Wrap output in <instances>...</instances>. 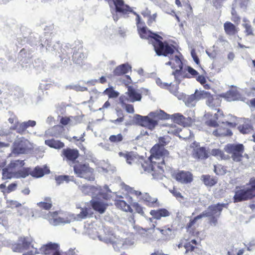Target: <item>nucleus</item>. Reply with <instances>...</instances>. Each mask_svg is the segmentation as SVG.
Instances as JSON below:
<instances>
[{
  "instance_id": "obj_1",
  "label": "nucleus",
  "mask_w": 255,
  "mask_h": 255,
  "mask_svg": "<svg viewBox=\"0 0 255 255\" xmlns=\"http://www.w3.org/2000/svg\"><path fill=\"white\" fill-rule=\"evenodd\" d=\"M136 164L139 169L142 168L144 171L150 173L155 179H161L164 176L165 161L158 160L156 159H140L136 162Z\"/></svg>"
},
{
  "instance_id": "obj_2",
  "label": "nucleus",
  "mask_w": 255,
  "mask_h": 255,
  "mask_svg": "<svg viewBox=\"0 0 255 255\" xmlns=\"http://www.w3.org/2000/svg\"><path fill=\"white\" fill-rule=\"evenodd\" d=\"M140 125L151 130H153L158 125V119H168L169 115L164 111L150 112L148 116H142L137 115Z\"/></svg>"
},
{
  "instance_id": "obj_3",
  "label": "nucleus",
  "mask_w": 255,
  "mask_h": 255,
  "mask_svg": "<svg viewBox=\"0 0 255 255\" xmlns=\"http://www.w3.org/2000/svg\"><path fill=\"white\" fill-rule=\"evenodd\" d=\"M251 187H238L233 197L235 203L251 200L255 197V178L250 180Z\"/></svg>"
},
{
  "instance_id": "obj_4",
  "label": "nucleus",
  "mask_w": 255,
  "mask_h": 255,
  "mask_svg": "<svg viewBox=\"0 0 255 255\" xmlns=\"http://www.w3.org/2000/svg\"><path fill=\"white\" fill-rule=\"evenodd\" d=\"M134 15L136 16L135 21L138 33L141 38L148 40L151 44L152 41H153V40L156 39V37L163 39L159 35L148 29L145 25V22L141 20V18L138 13L134 12Z\"/></svg>"
},
{
  "instance_id": "obj_5",
  "label": "nucleus",
  "mask_w": 255,
  "mask_h": 255,
  "mask_svg": "<svg viewBox=\"0 0 255 255\" xmlns=\"http://www.w3.org/2000/svg\"><path fill=\"white\" fill-rule=\"evenodd\" d=\"M75 174L89 181L95 180L94 169L88 163L77 162L73 166Z\"/></svg>"
},
{
  "instance_id": "obj_6",
  "label": "nucleus",
  "mask_w": 255,
  "mask_h": 255,
  "mask_svg": "<svg viewBox=\"0 0 255 255\" xmlns=\"http://www.w3.org/2000/svg\"><path fill=\"white\" fill-rule=\"evenodd\" d=\"M162 39L156 37V39L152 41V45L154 49L158 56H167L172 55L174 52V47L173 45H170L167 42H162Z\"/></svg>"
},
{
  "instance_id": "obj_7",
  "label": "nucleus",
  "mask_w": 255,
  "mask_h": 255,
  "mask_svg": "<svg viewBox=\"0 0 255 255\" xmlns=\"http://www.w3.org/2000/svg\"><path fill=\"white\" fill-rule=\"evenodd\" d=\"M225 149L227 152L232 154V158L234 161L239 162L242 160L244 151V146L242 144H229Z\"/></svg>"
},
{
  "instance_id": "obj_8",
  "label": "nucleus",
  "mask_w": 255,
  "mask_h": 255,
  "mask_svg": "<svg viewBox=\"0 0 255 255\" xmlns=\"http://www.w3.org/2000/svg\"><path fill=\"white\" fill-rule=\"evenodd\" d=\"M190 147L193 149L192 156L195 159L205 160L209 157V151L205 147L200 146L199 143L194 141L192 143Z\"/></svg>"
},
{
  "instance_id": "obj_9",
  "label": "nucleus",
  "mask_w": 255,
  "mask_h": 255,
  "mask_svg": "<svg viewBox=\"0 0 255 255\" xmlns=\"http://www.w3.org/2000/svg\"><path fill=\"white\" fill-rule=\"evenodd\" d=\"M166 65L171 66L172 69H174L172 75L174 76L175 81L179 80L180 75H182L183 64L179 56L176 55L174 58L170 59V61L166 63Z\"/></svg>"
},
{
  "instance_id": "obj_10",
  "label": "nucleus",
  "mask_w": 255,
  "mask_h": 255,
  "mask_svg": "<svg viewBox=\"0 0 255 255\" xmlns=\"http://www.w3.org/2000/svg\"><path fill=\"white\" fill-rule=\"evenodd\" d=\"M127 88L128 91L125 93V95H123L120 97V102L125 104V102L133 103L141 100V95L137 92L132 86H128Z\"/></svg>"
},
{
  "instance_id": "obj_11",
  "label": "nucleus",
  "mask_w": 255,
  "mask_h": 255,
  "mask_svg": "<svg viewBox=\"0 0 255 255\" xmlns=\"http://www.w3.org/2000/svg\"><path fill=\"white\" fill-rule=\"evenodd\" d=\"M151 155L147 159L155 160V159L165 161V158L169 156V151L159 144H155L150 150Z\"/></svg>"
},
{
  "instance_id": "obj_12",
  "label": "nucleus",
  "mask_w": 255,
  "mask_h": 255,
  "mask_svg": "<svg viewBox=\"0 0 255 255\" xmlns=\"http://www.w3.org/2000/svg\"><path fill=\"white\" fill-rule=\"evenodd\" d=\"M61 156L64 160H66L69 164L75 163L80 156L79 150L76 148L67 147L62 150Z\"/></svg>"
},
{
  "instance_id": "obj_13",
  "label": "nucleus",
  "mask_w": 255,
  "mask_h": 255,
  "mask_svg": "<svg viewBox=\"0 0 255 255\" xmlns=\"http://www.w3.org/2000/svg\"><path fill=\"white\" fill-rule=\"evenodd\" d=\"M208 215V214L201 213L190 220L185 227L187 232L192 236L198 237L200 234V232L197 229L198 227V225L196 224L197 221Z\"/></svg>"
},
{
  "instance_id": "obj_14",
  "label": "nucleus",
  "mask_w": 255,
  "mask_h": 255,
  "mask_svg": "<svg viewBox=\"0 0 255 255\" xmlns=\"http://www.w3.org/2000/svg\"><path fill=\"white\" fill-rule=\"evenodd\" d=\"M174 178L178 182L183 184L191 183L194 179L193 174L189 171L180 170L173 175Z\"/></svg>"
},
{
  "instance_id": "obj_15",
  "label": "nucleus",
  "mask_w": 255,
  "mask_h": 255,
  "mask_svg": "<svg viewBox=\"0 0 255 255\" xmlns=\"http://www.w3.org/2000/svg\"><path fill=\"white\" fill-rule=\"evenodd\" d=\"M29 149L26 141L19 139L14 142L12 151L13 154L19 155L27 153Z\"/></svg>"
},
{
  "instance_id": "obj_16",
  "label": "nucleus",
  "mask_w": 255,
  "mask_h": 255,
  "mask_svg": "<svg viewBox=\"0 0 255 255\" xmlns=\"http://www.w3.org/2000/svg\"><path fill=\"white\" fill-rule=\"evenodd\" d=\"M171 119L174 123L184 127H191L194 122L191 118H186L179 113L172 115Z\"/></svg>"
},
{
  "instance_id": "obj_17",
  "label": "nucleus",
  "mask_w": 255,
  "mask_h": 255,
  "mask_svg": "<svg viewBox=\"0 0 255 255\" xmlns=\"http://www.w3.org/2000/svg\"><path fill=\"white\" fill-rule=\"evenodd\" d=\"M116 11L127 14L129 12L134 14L135 11L128 5L125 4L123 0H116L114 2Z\"/></svg>"
},
{
  "instance_id": "obj_18",
  "label": "nucleus",
  "mask_w": 255,
  "mask_h": 255,
  "mask_svg": "<svg viewBox=\"0 0 255 255\" xmlns=\"http://www.w3.org/2000/svg\"><path fill=\"white\" fill-rule=\"evenodd\" d=\"M213 134L216 137L231 136L233 135V132L230 129L224 125L218 126L213 131Z\"/></svg>"
},
{
  "instance_id": "obj_19",
  "label": "nucleus",
  "mask_w": 255,
  "mask_h": 255,
  "mask_svg": "<svg viewBox=\"0 0 255 255\" xmlns=\"http://www.w3.org/2000/svg\"><path fill=\"white\" fill-rule=\"evenodd\" d=\"M225 204H217L216 205H212L209 206L208 208V212H203L202 213L208 214V215L206 217H209L211 215H216L217 213H218V215H217V217H219L221 214V212L223 210V208L225 206Z\"/></svg>"
},
{
  "instance_id": "obj_20",
  "label": "nucleus",
  "mask_w": 255,
  "mask_h": 255,
  "mask_svg": "<svg viewBox=\"0 0 255 255\" xmlns=\"http://www.w3.org/2000/svg\"><path fill=\"white\" fill-rule=\"evenodd\" d=\"M50 173V170L47 167H40L38 166H36L32 170H30V175L34 178H40L45 174Z\"/></svg>"
},
{
  "instance_id": "obj_21",
  "label": "nucleus",
  "mask_w": 255,
  "mask_h": 255,
  "mask_svg": "<svg viewBox=\"0 0 255 255\" xmlns=\"http://www.w3.org/2000/svg\"><path fill=\"white\" fill-rule=\"evenodd\" d=\"M225 97L229 102L234 101H244V98L242 97L239 92L237 90H230L227 92Z\"/></svg>"
},
{
  "instance_id": "obj_22",
  "label": "nucleus",
  "mask_w": 255,
  "mask_h": 255,
  "mask_svg": "<svg viewBox=\"0 0 255 255\" xmlns=\"http://www.w3.org/2000/svg\"><path fill=\"white\" fill-rule=\"evenodd\" d=\"M201 180L207 187H213L218 182V178L216 176L209 174H203L201 176Z\"/></svg>"
},
{
  "instance_id": "obj_23",
  "label": "nucleus",
  "mask_w": 255,
  "mask_h": 255,
  "mask_svg": "<svg viewBox=\"0 0 255 255\" xmlns=\"http://www.w3.org/2000/svg\"><path fill=\"white\" fill-rule=\"evenodd\" d=\"M91 204L93 209L100 214L104 213L108 205L100 201H91Z\"/></svg>"
},
{
  "instance_id": "obj_24",
  "label": "nucleus",
  "mask_w": 255,
  "mask_h": 255,
  "mask_svg": "<svg viewBox=\"0 0 255 255\" xmlns=\"http://www.w3.org/2000/svg\"><path fill=\"white\" fill-rule=\"evenodd\" d=\"M150 214L156 220H159L161 217H166L170 215L169 212L166 209L162 208L158 210H152Z\"/></svg>"
},
{
  "instance_id": "obj_25",
  "label": "nucleus",
  "mask_w": 255,
  "mask_h": 255,
  "mask_svg": "<svg viewBox=\"0 0 255 255\" xmlns=\"http://www.w3.org/2000/svg\"><path fill=\"white\" fill-rule=\"evenodd\" d=\"M119 155L124 157L128 164H132L137 158L136 155L132 151L119 152Z\"/></svg>"
},
{
  "instance_id": "obj_26",
  "label": "nucleus",
  "mask_w": 255,
  "mask_h": 255,
  "mask_svg": "<svg viewBox=\"0 0 255 255\" xmlns=\"http://www.w3.org/2000/svg\"><path fill=\"white\" fill-rule=\"evenodd\" d=\"M224 29L225 33L228 35H235L238 33L239 31L238 28L230 21H226L224 23Z\"/></svg>"
},
{
  "instance_id": "obj_27",
  "label": "nucleus",
  "mask_w": 255,
  "mask_h": 255,
  "mask_svg": "<svg viewBox=\"0 0 255 255\" xmlns=\"http://www.w3.org/2000/svg\"><path fill=\"white\" fill-rule=\"evenodd\" d=\"M131 69V67L128 64H123L117 66L114 70L115 76H121L128 73Z\"/></svg>"
},
{
  "instance_id": "obj_28",
  "label": "nucleus",
  "mask_w": 255,
  "mask_h": 255,
  "mask_svg": "<svg viewBox=\"0 0 255 255\" xmlns=\"http://www.w3.org/2000/svg\"><path fill=\"white\" fill-rule=\"evenodd\" d=\"M115 205L117 208L127 212L132 213L131 207L124 200L118 199L115 201Z\"/></svg>"
},
{
  "instance_id": "obj_29",
  "label": "nucleus",
  "mask_w": 255,
  "mask_h": 255,
  "mask_svg": "<svg viewBox=\"0 0 255 255\" xmlns=\"http://www.w3.org/2000/svg\"><path fill=\"white\" fill-rule=\"evenodd\" d=\"M140 199L143 200L145 205L149 207H154L155 203L157 201L156 198H152L147 193L143 194Z\"/></svg>"
},
{
  "instance_id": "obj_30",
  "label": "nucleus",
  "mask_w": 255,
  "mask_h": 255,
  "mask_svg": "<svg viewBox=\"0 0 255 255\" xmlns=\"http://www.w3.org/2000/svg\"><path fill=\"white\" fill-rule=\"evenodd\" d=\"M45 143L48 146L55 149H60L64 146V143L63 142L60 140H56L54 139L45 140Z\"/></svg>"
},
{
  "instance_id": "obj_31",
  "label": "nucleus",
  "mask_w": 255,
  "mask_h": 255,
  "mask_svg": "<svg viewBox=\"0 0 255 255\" xmlns=\"http://www.w3.org/2000/svg\"><path fill=\"white\" fill-rule=\"evenodd\" d=\"M37 205L41 209L49 210L52 207V202L50 197H46L43 202L37 203Z\"/></svg>"
},
{
  "instance_id": "obj_32",
  "label": "nucleus",
  "mask_w": 255,
  "mask_h": 255,
  "mask_svg": "<svg viewBox=\"0 0 255 255\" xmlns=\"http://www.w3.org/2000/svg\"><path fill=\"white\" fill-rule=\"evenodd\" d=\"M93 215V212L91 211V208H81V211L79 214H77V217L78 219L82 220L92 217Z\"/></svg>"
},
{
  "instance_id": "obj_33",
  "label": "nucleus",
  "mask_w": 255,
  "mask_h": 255,
  "mask_svg": "<svg viewBox=\"0 0 255 255\" xmlns=\"http://www.w3.org/2000/svg\"><path fill=\"white\" fill-rule=\"evenodd\" d=\"M58 248V246L56 244L49 243L42 248V251L45 255H49L53 252H55Z\"/></svg>"
},
{
  "instance_id": "obj_34",
  "label": "nucleus",
  "mask_w": 255,
  "mask_h": 255,
  "mask_svg": "<svg viewBox=\"0 0 255 255\" xmlns=\"http://www.w3.org/2000/svg\"><path fill=\"white\" fill-rule=\"evenodd\" d=\"M186 70L187 71L188 73H184L183 71H182V75H180V77L184 78H190L191 77H195L198 75V72L190 66H187Z\"/></svg>"
},
{
  "instance_id": "obj_35",
  "label": "nucleus",
  "mask_w": 255,
  "mask_h": 255,
  "mask_svg": "<svg viewBox=\"0 0 255 255\" xmlns=\"http://www.w3.org/2000/svg\"><path fill=\"white\" fill-rule=\"evenodd\" d=\"M238 129L243 134H248L252 132L253 127L249 123H244L238 127Z\"/></svg>"
},
{
  "instance_id": "obj_36",
  "label": "nucleus",
  "mask_w": 255,
  "mask_h": 255,
  "mask_svg": "<svg viewBox=\"0 0 255 255\" xmlns=\"http://www.w3.org/2000/svg\"><path fill=\"white\" fill-rule=\"evenodd\" d=\"M219 100L215 99L213 96L210 93L206 99V104L212 108H216L218 106Z\"/></svg>"
},
{
  "instance_id": "obj_37",
  "label": "nucleus",
  "mask_w": 255,
  "mask_h": 255,
  "mask_svg": "<svg viewBox=\"0 0 255 255\" xmlns=\"http://www.w3.org/2000/svg\"><path fill=\"white\" fill-rule=\"evenodd\" d=\"M124 139V136L122 133L113 134L110 136L109 140L112 143L118 144L121 142Z\"/></svg>"
},
{
  "instance_id": "obj_38",
  "label": "nucleus",
  "mask_w": 255,
  "mask_h": 255,
  "mask_svg": "<svg viewBox=\"0 0 255 255\" xmlns=\"http://www.w3.org/2000/svg\"><path fill=\"white\" fill-rule=\"evenodd\" d=\"M198 245L197 242L195 240H192L191 241L187 242L185 244L184 247L186 249V252H192L197 247Z\"/></svg>"
},
{
  "instance_id": "obj_39",
  "label": "nucleus",
  "mask_w": 255,
  "mask_h": 255,
  "mask_svg": "<svg viewBox=\"0 0 255 255\" xmlns=\"http://www.w3.org/2000/svg\"><path fill=\"white\" fill-rule=\"evenodd\" d=\"M103 94L108 95L110 98H117L119 95V93L114 90V88L112 87L107 88L103 92Z\"/></svg>"
},
{
  "instance_id": "obj_40",
  "label": "nucleus",
  "mask_w": 255,
  "mask_h": 255,
  "mask_svg": "<svg viewBox=\"0 0 255 255\" xmlns=\"http://www.w3.org/2000/svg\"><path fill=\"white\" fill-rule=\"evenodd\" d=\"M169 192L177 200L181 201L184 200V196L176 187L174 186L172 189L169 190Z\"/></svg>"
},
{
  "instance_id": "obj_41",
  "label": "nucleus",
  "mask_w": 255,
  "mask_h": 255,
  "mask_svg": "<svg viewBox=\"0 0 255 255\" xmlns=\"http://www.w3.org/2000/svg\"><path fill=\"white\" fill-rule=\"evenodd\" d=\"M161 88L169 90L173 94H175V93H176L177 92V87L174 86V85H173L172 83L168 84L167 83L163 82Z\"/></svg>"
},
{
  "instance_id": "obj_42",
  "label": "nucleus",
  "mask_w": 255,
  "mask_h": 255,
  "mask_svg": "<svg viewBox=\"0 0 255 255\" xmlns=\"http://www.w3.org/2000/svg\"><path fill=\"white\" fill-rule=\"evenodd\" d=\"M244 23L243 24V26L245 29V32L246 35H254L253 32L252 26L249 21L247 20H244Z\"/></svg>"
},
{
  "instance_id": "obj_43",
  "label": "nucleus",
  "mask_w": 255,
  "mask_h": 255,
  "mask_svg": "<svg viewBox=\"0 0 255 255\" xmlns=\"http://www.w3.org/2000/svg\"><path fill=\"white\" fill-rule=\"evenodd\" d=\"M13 129L15 130L17 133L22 134L24 133L27 128L26 125L23 122L21 123L16 124L14 126Z\"/></svg>"
},
{
  "instance_id": "obj_44",
  "label": "nucleus",
  "mask_w": 255,
  "mask_h": 255,
  "mask_svg": "<svg viewBox=\"0 0 255 255\" xmlns=\"http://www.w3.org/2000/svg\"><path fill=\"white\" fill-rule=\"evenodd\" d=\"M212 155L220 157L222 159H227L229 158L228 155L226 156L224 152L219 149H213L211 151Z\"/></svg>"
},
{
  "instance_id": "obj_45",
  "label": "nucleus",
  "mask_w": 255,
  "mask_h": 255,
  "mask_svg": "<svg viewBox=\"0 0 255 255\" xmlns=\"http://www.w3.org/2000/svg\"><path fill=\"white\" fill-rule=\"evenodd\" d=\"M56 183L58 185L63 183L64 182L68 183L70 180V177L68 175H59L55 178Z\"/></svg>"
},
{
  "instance_id": "obj_46",
  "label": "nucleus",
  "mask_w": 255,
  "mask_h": 255,
  "mask_svg": "<svg viewBox=\"0 0 255 255\" xmlns=\"http://www.w3.org/2000/svg\"><path fill=\"white\" fill-rule=\"evenodd\" d=\"M181 130V129L177 127L176 125L171 124L169 126V129L167 132L169 134L177 135Z\"/></svg>"
},
{
  "instance_id": "obj_47",
  "label": "nucleus",
  "mask_w": 255,
  "mask_h": 255,
  "mask_svg": "<svg viewBox=\"0 0 255 255\" xmlns=\"http://www.w3.org/2000/svg\"><path fill=\"white\" fill-rule=\"evenodd\" d=\"M195 94L196 95L197 101L203 99H207V96L209 95L210 92L205 91H198L196 90L195 91Z\"/></svg>"
},
{
  "instance_id": "obj_48",
  "label": "nucleus",
  "mask_w": 255,
  "mask_h": 255,
  "mask_svg": "<svg viewBox=\"0 0 255 255\" xmlns=\"http://www.w3.org/2000/svg\"><path fill=\"white\" fill-rule=\"evenodd\" d=\"M17 175L19 177L25 178L30 175V169L29 168H23L17 171Z\"/></svg>"
},
{
  "instance_id": "obj_49",
  "label": "nucleus",
  "mask_w": 255,
  "mask_h": 255,
  "mask_svg": "<svg viewBox=\"0 0 255 255\" xmlns=\"http://www.w3.org/2000/svg\"><path fill=\"white\" fill-rule=\"evenodd\" d=\"M128 102H125V103L124 104L122 102H120L122 107L126 110L127 113L133 114L134 112L133 106L132 105L128 104Z\"/></svg>"
},
{
  "instance_id": "obj_50",
  "label": "nucleus",
  "mask_w": 255,
  "mask_h": 255,
  "mask_svg": "<svg viewBox=\"0 0 255 255\" xmlns=\"http://www.w3.org/2000/svg\"><path fill=\"white\" fill-rule=\"evenodd\" d=\"M198 101L196 97L195 92L193 94L188 96L185 98V103L186 105H192L193 103Z\"/></svg>"
},
{
  "instance_id": "obj_51",
  "label": "nucleus",
  "mask_w": 255,
  "mask_h": 255,
  "mask_svg": "<svg viewBox=\"0 0 255 255\" xmlns=\"http://www.w3.org/2000/svg\"><path fill=\"white\" fill-rule=\"evenodd\" d=\"M72 60L74 62L78 63L82 60L81 52H74L72 55Z\"/></svg>"
},
{
  "instance_id": "obj_52",
  "label": "nucleus",
  "mask_w": 255,
  "mask_h": 255,
  "mask_svg": "<svg viewBox=\"0 0 255 255\" xmlns=\"http://www.w3.org/2000/svg\"><path fill=\"white\" fill-rule=\"evenodd\" d=\"M82 122V118L79 116H71V126H74L80 124Z\"/></svg>"
},
{
  "instance_id": "obj_53",
  "label": "nucleus",
  "mask_w": 255,
  "mask_h": 255,
  "mask_svg": "<svg viewBox=\"0 0 255 255\" xmlns=\"http://www.w3.org/2000/svg\"><path fill=\"white\" fill-rule=\"evenodd\" d=\"M133 208L134 209L136 212L140 214L142 216L144 215V212L143 208L137 203H134L132 205Z\"/></svg>"
},
{
  "instance_id": "obj_54",
  "label": "nucleus",
  "mask_w": 255,
  "mask_h": 255,
  "mask_svg": "<svg viewBox=\"0 0 255 255\" xmlns=\"http://www.w3.org/2000/svg\"><path fill=\"white\" fill-rule=\"evenodd\" d=\"M60 123L63 126L70 125L71 126V116L62 117L60 120Z\"/></svg>"
},
{
  "instance_id": "obj_55",
  "label": "nucleus",
  "mask_w": 255,
  "mask_h": 255,
  "mask_svg": "<svg viewBox=\"0 0 255 255\" xmlns=\"http://www.w3.org/2000/svg\"><path fill=\"white\" fill-rule=\"evenodd\" d=\"M158 144L164 147V146L166 145L169 141L167 136H161L158 138Z\"/></svg>"
},
{
  "instance_id": "obj_56",
  "label": "nucleus",
  "mask_w": 255,
  "mask_h": 255,
  "mask_svg": "<svg viewBox=\"0 0 255 255\" xmlns=\"http://www.w3.org/2000/svg\"><path fill=\"white\" fill-rule=\"evenodd\" d=\"M225 167L221 165H214V171L217 174H223L225 173L223 170Z\"/></svg>"
},
{
  "instance_id": "obj_57",
  "label": "nucleus",
  "mask_w": 255,
  "mask_h": 255,
  "mask_svg": "<svg viewBox=\"0 0 255 255\" xmlns=\"http://www.w3.org/2000/svg\"><path fill=\"white\" fill-rule=\"evenodd\" d=\"M157 13H154L152 15H150L148 17L147 21V23L149 26L151 25V24L155 22L156 19L157 18Z\"/></svg>"
},
{
  "instance_id": "obj_58",
  "label": "nucleus",
  "mask_w": 255,
  "mask_h": 255,
  "mask_svg": "<svg viewBox=\"0 0 255 255\" xmlns=\"http://www.w3.org/2000/svg\"><path fill=\"white\" fill-rule=\"evenodd\" d=\"M191 54L195 62L197 65H199L200 64V60L194 49L191 50Z\"/></svg>"
},
{
  "instance_id": "obj_59",
  "label": "nucleus",
  "mask_w": 255,
  "mask_h": 255,
  "mask_svg": "<svg viewBox=\"0 0 255 255\" xmlns=\"http://www.w3.org/2000/svg\"><path fill=\"white\" fill-rule=\"evenodd\" d=\"M210 218H209V224L211 225H214V226H216L217 224V222H218V220H217V217L214 216V215H211V216H210Z\"/></svg>"
},
{
  "instance_id": "obj_60",
  "label": "nucleus",
  "mask_w": 255,
  "mask_h": 255,
  "mask_svg": "<svg viewBox=\"0 0 255 255\" xmlns=\"http://www.w3.org/2000/svg\"><path fill=\"white\" fill-rule=\"evenodd\" d=\"M16 186L17 184L16 183H12L10 184L7 187V192L10 193L12 191H14L16 189Z\"/></svg>"
},
{
  "instance_id": "obj_61",
  "label": "nucleus",
  "mask_w": 255,
  "mask_h": 255,
  "mask_svg": "<svg viewBox=\"0 0 255 255\" xmlns=\"http://www.w3.org/2000/svg\"><path fill=\"white\" fill-rule=\"evenodd\" d=\"M206 124L209 127H218V124L215 120H209L206 122Z\"/></svg>"
},
{
  "instance_id": "obj_62",
  "label": "nucleus",
  "mask_w": 255,
  "mask_h": 255,
  "mask_svg": "<svg viewBox=\"0 0 255 255\" xmlns=\"http://www.w3.org/2000/svg\"><path fill=\"white\" fill-rule=\"evenodd\" d=\"M2 176L5 179H10L11 178V173L9 172L6 169H3Z\"/></svg>"
},
{
  "instance_id": "obj_63",
  "label": "nucleus",
  "mask_w": 255,
  "mask_h": 255,
  "mask_svg": "<svg viewBox=\"0 0 255 255\" xmlns=\"http://www.w3.org/2000/svg\"><path fill=\"white\" fill-rule=\"evenodd\" d=\"M141 14L144 17H148L151 15V11L148 8H146L145 10L141 11Z\"/></svg>"
},
{
  "instance_id": "obj_64",
  "label": "nucleus",
  "mask_w": 255,
  "mask_h": 255,
  "mask_svg": "<svg viewBox=\"0 0 255 255\" xmlns=\"http://www.w3.org/2000/svg\"><path fill=\"white\" fill-rule=\"evenodd\" d=\"M197 81L199 82L201 85L206 83V78L203 75H199L197 77Z\"/></svg>"
}]
</instances>
